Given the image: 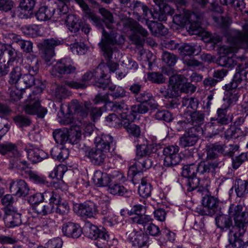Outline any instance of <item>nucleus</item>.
Returning a JSON list of instances; mask_svg holds the SVG:
<instances>
[{
    "label": "nucleus",
    "mask_w": 248,
    "mask_h": 248,
    "mask_svg": "<svg viewBox=\"0 0 248 248\" xmlns=\"http://www.w3.org/2000/svg\"><path fill=\"white\" fill-rule=\"evenodd\" d=\"M228 215H219L215 218L217 228L222 231L240 230L243 232L248 227V210L244 209L240 204H231L228 210Z\"/></svg>",
    "instance_id": "obj_1"
},
{
    "label": "nucleus",
    "mask_w": 248,
    "mask_h": 248,
    "mask_svg": "<svg viewBox=\"0 0 248 248\" xmlns=\"http://www.w3.org/2000/svg\"><path fill=\"white\" fill-rule=\"evenodd\" d=\"M103 37L101 42L98 44L101 50L103 52L104 57L107 59L106 64H100L99 65H104L107 67L108 71L103 76V79L107 78L110 83V76L108 73L114 72L118 68L119 64L117 62L111 61L112 58L113 51L111 46L116 43L115 33L110 31L109 32L106 31L104 28L102 29Z\"/></svg>",
    "instance_id": "obj_2"
},
{
    "label": "nucleus",
    "mask_w": 248,
    "mask_h": 248,
    "mask_svg": "<svg viewBox=\"0 0 248 248\" xmlns=\"http://www.w3.org/2000/svg\"><path fill=\"white\" fill-rule=\"evenodd\" d=\"M248 64L245 67L239 66L232 80L226 84L223 89L225 90V95L228 99L230 104H234L238 100L240 94L238 86L242 81L248 80Z\"/></svg>",
    "instance_id": "obj_3"
},
{
    "label": "nucleus",
    "mask_w": 248,
    "mask_h": 248,
    "mask_svg": "<svg viewBox=\"0 0 248 248\" xmlns=\"http://www.w3.org/2000/svg\"><path fill=\"white\" fill-rule=\"evenodd\" d=\"M39 68V61L35 56L30 55L27 62L22 64L23 73H25L21 79L24 83L25 88H30L35 84L34 76L37 74Z\"/></svg>",
    "instance_id": "obj_4"
},
{
    "label": "nucleus",
    "mask_w": 248,
    "mask_h": 248,
    "mask_svg": "<svg viewBox=\"0 0 248 248\" xmlns=\"http://www.w3.org/2000/svg\"><path fill=\"white\" fill-rule=\"evenodd\" d=\"M238 48L234 47L223 46L219 50L222 54L217 60L218 65L229 68H232L237 64V60L242 61L245 59L243 55L237 56Z\"/></svg>",
    "instance_id": "obj_5"
},
{
    "label": "nucleus",
    "mask_w": 248,
    "mask_h": 248,
    "mask_svg": "<svg viewBox=\"0 0 248 248\" xmlns=\"http://www.w3.org/2000/svg\"><path fill=\"white\" fill-rule=\"evenodd\" d=\"M40 95L39 93L32 91L29 95L26 101V104L23 107L25 113L36 115L39 118H43L46 114L47 110L46 108L42 107L40 103Z\"/></svg>",
    "instance_id": "obj_6"
},
{
    "label": "nucleus",
    "mask_w": 248,
    "mask_h": 248,
    "mask_svg": "<svg viewBox=\"0 0 248 248\" xmlns=\"http://www.w3.org/2000/svg\"><path fill=\"white\" fill-rule=\"evenodd\" d=\"M107 71V67L104 65H98L93 72L89 71L85 73L82 77L81 80L86 82L93 79L96 87L105 90L109 83V80L107 78L103 79V76Z\"/></svg>",
    "instance_id": "obj_7"
},
{
    "label": "nucleus",
    "mask_w": 248,
    "mask_h": 248,
    "mask_svg": "<svg viewBox=\"0 0 248 248\" xmlns=\"http://www.w3.org/2000/svg\"><path fill=\"white\" fill-rule=\"evenodd\" d=\"M228 108V105H222L217 109L216 115L210 119V126L216 129L218 132L223 131V125L228 124L232 121V119L227 115Z\"/></svg>",
    "instance_id": "obj_8"
},
{
    "label": "nucleus",
    "mask_w": 248,
    "mask_h": 248,
    "mask_svg": "<svg viewBox=\"0 0 248 248\" xmlns=\"http://www.w3.org/2000/svg\"><path fill=\"white\" fill-rule=\"evenodd\" d=\"M76 70V66L73 60L66 57L61 59L53 66L51 74L53 76H57L58 74L70 75L75 73Z\"/></svg>",
    "instance_id": "obj_9"
},
{
    "label": "nucleus",
    "mask_w": 248,
    "mask_h": 248,
    "mask_svg": "<svg viewBox=\"0 0 248 248\" xmlns=\"http://www.w3.org/2000/svg\"><path fill=\"white\" fill-rule=\"evenodd\" d=\"M202 133V128L200 126H191L188 130L180 138L179 145L182 148H186L194 146L199 140L200 135Z\"/></svg>",
    "instance_id": "obj_10"
},
{
    "label": "nucleus",
    "mask_w": 248,
    "mask_h": 248,
    "mask_svg": "<svg viewBox=\"0 0 248 248\" xmlns=\"http://www.w3.org/2000/svg\"><path fill=\"white\" fill-rule=\"evenodd\" d=\"M180 148L176 145L166 146L162 150L164 156L163 165L166 167H172L178 165L181 161V157L179 154Z\"/></svg>",
    "instance_id": "obj_11"
},
{
    "label": "nucleus",
    "mask_w": 248,
    "mask_h": 248,
    "mask_svg": "<svg viewBox=\"0 0 248 248\" xmlns=\"http://www.w3.org/2000/svg\"><path fill=\"white\" fill-rule=\"evenodd\" d=\"M137 142L136 156L151 157L157 152L158 147H159L144 137H141L140 140H137Z\"/></svg>",
    "instance_id": "obj_12"
},
{
    "label": "nucleus",
    "mask_w": 248,
    "mask_h": 248,
    "mask_svg": "<svg viewBox=\"0 0 248 248\" xmlns=\"http://www.w3.org/2000/svg\"><path fill=\"white\" fill-rule=\"evenodd\" d=\"M24 149L27 153L28 159L33 164L40 162L48 157L47 153L35 144L27 143L25 144Z\"/></svg>",
    "instance_id": "obj_13"
},
{
    "label": "nucleus",
    "mask_w": 248,
    "mask_h": 248,
    "mask_svg": "<svg viewBox=\"0 0 248 248\" xmlns=\"http://www.w3.org/2000/svg\"><path fill=\"white\" fill-rule=\"evenodd\" d=\"M151 157L135 156V163L129 168V172L132 175H135L140 172L146 171L152 168L153 161Z\"/></svg>",
    "instance_id": "obj_14"
},
{
    "label": "nucleus",
    "mask_w": 248,
    "mask_h": 248,
    "mask_svg": "<svg viewBox=\"0 0 248 248\" xmlns=\"http://www.w3.org/2000/svg\"><path fill=\"white\" fill-rule=\"evenodd\" d=\"M78 17L75 15H71L67 16L66 25L68 29L71 32L75 33L79 31L80 29L85 34H88L91 29L90 26L87 24H80L78 22Z\"/></svg>",
    "instance_id": "obj_15"
},
{
    "label": "nucleus",
    "mask_w": 248,
    "mask_h": 248,
    "mask_svg": "<svg viewBox=\"0 0 248 248\" xmlns=\"http://www.w3.org/2000/svg\"><path fill=\"white\" fill-rule=\"evenodd\" d=\"M95 147L107 154L108 152L114 150L115 144L113 137L107 134H102L96 137L94 140Z\"/></svg>",
    "instance_id": "obj_16"
},
{
    "label": "nucleus",
    "mask_w": 248,
    "mask_h": 248,
    "mask_svg": "<svg viewBox=\"0 0 248 248\" xmlns=\"http://www.w3.org/2000/svg\"><path fill=\"white\" fill-rule=\"evenodd\" d=\"M64 43V41L62 38L54 37L45 40L42 43V46L46 61H49L55 55V46L62 45Z\"/></svg>",
    "instance_id": "obj_17"
},
{
    "label": "nucleus",
    "mask_w": 248,
    "mask_h": 248,
    "mask_svg": "<svg viewBox=\"0 0 248 248\" xmlns=\"http://www.w3.org/2000/svg\"><path fill=\"white\" fill-rule=\"evenodd\" d=\"M3 220L7 228H13L20 226L22 223L21 214L17 212L16 208L5 209Z\"/></svg>",
    "instance_id": "obj_18"
},
{
    "label": "nucleus",
    "mask_w": 248,
    "mask_h": 248,
    "mask_svg": "<svg viewBox=\"0 0 248 248\" xmlns=\"http://www.w3.org/2000/svg\"><path fill=\"white\" fill-rule=\"evenodd\" d=\"M127 240L132 248H148L149 237L144 233L133 231L128 235Z\"/></svg>",
    "instance_id": "obj_19"
},
{
    "label": "nucleus",
    "mask_w": 248,
    "mask_h": 248,
    "mask_svg": "<svg viewBox=\"0 0 248 248\" xmlns=\"http://www.w3.org/2000/svg\"><path fill=\"white\" fill-rule=\"evenodd\" d=\"M187 190L192 192L197 190L199 193H202L207 190L209 186L208 182L203 180L201 181L200 178L196 176L190 177L185 179Z\"/></svg>",
    "instance_id": "obj_20"
},
{
    "label": "nucleus",
    "mask_w": 248,
    "mask_h": 248,
    "mask_svg": "<svg viewBox=\"0 0 248 248\" xmlns=\"http://www.w3.org/2000/svg\"><path fill=\"white\" fill-rule=\"evenodd\" d=\"M62 231L64 236L74 239L80 237L82 232L78 224L70 221L62 224Z\"/></svg>",
    "instance_id": "obj_21"
},
{
    "label": "nucleus",
    "mask_w": 248,
    "mask_h": 248,
    "mask_svg": "<svg viewBox=\"0 0 248 248\" xmlns=\"http://www.w3.org/2000/svg\"><path fill=\"white\" fill-rule=\"evenodd\" d=\"M9 188L11 192L19 197L26 196L30 190L27 183L21 179L12 181Z\"/></svg>",
    "instance_id": "obj_22"
},
{
    "label": "nucleus",
    "mask_w": 248,
    "mask_h": 248,
    "mask_svg": "<svg viewBox=\"0 0 248 248\" xmlns=\"http://www.w3.org/2000/svg\"><path fill=\"white\" fill-rule=\"evenodd\" d=\"M78 208L77 214L83 217H93L97 212V206L93 202L91 201L78 204Z\"/></svg>",
    "instance_id": "obj_23"
},
{
    "label": "nucleus",
    "mask_w": 248,
    "mask_h": 248,
    "mask_svg": "<svg viewBox=\"0 0 248 248\" xmlns=\"http://www.w3.org/2000/svg\"><path fill=\"white\" fill-rule=\"evenodd\" d=\"M66 107L67 109L66 114L70 115L73 113L77 114L83 119L87 118L90 112V108L87 105L77 102H72L66 105Z\"/></svg>",
    "instance_id": "obj_24"
},
{
    "label": "nucleus",
    "mask_w": 248,
    "mask_h": 248,
    "mask_svg": "<svg viewBox=\"0 0 248 248\" xmlns=\"http://www.w3.org/2000/svg\"><path fill=\"white\" fill-rule=\"evenodd\" d=\"M85 155L93 164L101 166L104 163L107 154L94 147L87 151Z\"/></svg>",
    "instance_id": "obj_25"
},
{
    "label": "nucleus",
    "mask_w": 248,
    "mask_h": 248,
    "mask_svg": "<svg viewBox=\"0 0 248 248\" xmlns=\"http://www.w3.org/2000/svg\"><path fill=\"white\" fill-rule=\"evenodd\" d=\"M129 8L133 11V14L136 15L137 18L143 17L146 20L149 19V12H151L148 7L140 1H134L130 3Z\"/></svg>",
    "instance_id": "obj_26"
},
{
    "label": "nucleus",
    "mask_w": 248,
    "mask_h": 248,
    "mask_svg": "<svg viewBox=\"0 0 248 248\" xmlns=\"http://www.w3.org/2000/svg\"><path fill=\"white\" fill-rule=\"evenodd\" d=\"M0 154L7 158L13 159L18 158L21 156L17 146L11 142L0 144Z\"/></svg>",
    "instance_id": "obj_27"
},
{
    "label": "nucleus",
    "mask_w": 248,
    "mask_h": 248,
    "mask_svg": "<svg viewBox=\"0 0 248 248\" xmlns=\"http://www.w3.org/2000/svg\"><path fill=\"white\" fill-rule=\"evenodd\" d=\"M247 228H245L243 232H240V230L237 231L231 230L229 233L230 243L227 248H240L243 244L242 237L246 233Z\"/></svg>",
    "instance_id": "obj_28"
},
{
    "label": "nucleus",
    "mask_w": 248,
    "mask_h": 248,
    "mask_svg": "<svg viewBox=\"0 0 248 248\" xmlns=\"http://www.w3.org/2000/svg\"><path fill=\"white\" fill-rule=\"evenodd\" d=\"M147 27L152 34L156 37L165 36L168 33V29L162 23L155 21H146Z\"/></svg>",
    "instance_id": "obj_29"
},
{
    "label": "nucleus",
    "mask_w": 248,
    "mask_h": 248,
    "mask_svg": "<svg viewBox=\"0 0 248 248\" xmlns=\"http://www.w3.org/2000/svg\"><path fill=\"white\" fill-rule=\"evenodd\" d=\"M108 192L114 196L129 197L131 191L125 187L123 183L109 184L108 188Z\"/></svg>",
    "instance_id": "obj_30"
},
{
    "label": "nucleus",
    "mask_w": 248,
    "mask_h": 248,
    "mask_svg": "<svg viewBox=\"0 0 248 248\" xmlns=\"http://www.w3.org/2000/svg\"><path fill=\"white\" fill-rule=\"evenodd\" d=\"M124 26L134 32L139 33L143 37H146L148 34V31L145 29L132 18L126 20L124 23Z\"/></svg>",
    "instance_id": "obj_31"
},
{
    "label": "nucleus",
    "mask_w": 248,
    "mask_h": 248,
    "mask_svg": "<svg viewBox=\"0 0 248 248\" xmlns=\"http://www.w3.org/2000/svg\"><path fill=\"white\" fill-rule=\"evenodd\" d=\"M234 187L237 197H243L248 194V180L237 178L234 181Z\"/></svg>",
    "instance_id": "obj_32"
},
{
    "label": "nucleus",
    "mask_w": 248,
    "mask_h": 248,
    "mask_svg": "<svg viewBox=\"0 0 248 248\" xmlns=\"http://www.w3.org/2000/svg\"><path fill=\"white\" fill-rule=\"evenodd\" d=\"M135 98L137 102L146 104L150 107H152L155 101V97L152 93L148 91L140 92L136 96Z\"/></svg>",
    "instance_id": "obj_33"
},
{
    "label": "nucleus",
    "mask_w": 248,
    "mask_h": 248,
    "mask_svg": "<svg viewBox=\"0 0 248 248\" xmlns=\"http://www.w3.org/2000/svg\"><path fill=\"white\" fill-rule=\"evenodd\" d=\"M93 180L94 185L97 186H108L109 185L108 174L100 170L94 172Z\"/></svg>",
    "instance_id": "obj_34"
},
{
    "label": "nucleus",
    "mask_w": 248,
    "mask_h": 248,
    "mask_svg": "<svg viewBox=\"0 0 248 248\" xmlns=\"http://www.w3.org/2000/svg\"><path fill=\"white\" fill-rule=\"evenodd\" d=\"M192 16H195L194 12L185 10L183 14H175L173 16V22L176 25L184 26L190 22Z\"/></svg>",
    "instance_id": "obj_35"
},
{
    "label": "nucleus",
    "mask_w": 248,
    "mask_h": 248,
    "mask_svg": "<svg viewBox=\"0 0 248 248\" xmlns=\"http://www.w3.org/2000/svg\"><path fill=\"white\" fill-rule=\"evenodd\" d=\"M52 12H54L53 7L43 6L39 8L35 14V16L40 21H46L52 18L54 13Z\"/></svg>",
    "instance_id": "obj_36"
},
{
    "label": "nucleus",
    "mask_w": 248,
    "mask_h": 248,
    "mask_svg": "<svg viewBox=\"0 0 248 248\" xmlns=\"http://www.w3.org/2000/svg\"><path fill=\"white\" fill-rule=\"evenodd\" d=\"M107 87L109 91V95L114 99L123 98L128 96L129 93L127 92L122 87L118 86L115 85H109Z\"/></svg>",
    "instance_id": "obj_37"
},
{
    "label": "nucleus",
    "mask_w": 248,
    "mask_h": 248,
    "mask_svg": "<svg viewBox=\"0 0 248 248\" xmlns=\"http://www.w3.org/2000/svg\"><path fill=\"white\" fill-rule=\"evenodd\" d=\"M185 81V78L183 75L171 76L169 79V87L175 94L181 90V87Z\"/></svg>",
    "instance_id": "obj_38"
},
{
    "label": "nucleus",
    "mask_w": 248,
    "mask_h": 248,
    "mask_svg": "<svg viewBox=\"0 0 248 248\" xmlns=\"http://www.w3.org/2000/svg\"><path fill=\"white\" fill-rule=\"evenodd\" d=\"M106 231V229L104 227L99 228L95 225L90 224L89 226L86 227L85 232L88 238L95 240L97 239L99 236H100L102 233H104Z\"/></svg>",
    "instance_id": "obj_39"
},
{
    "label": "nucleus",
    "mask_w": 248,
    "mask_h": 248,
    "mask_svg": "<svg viewBox=\"0 0 248 248\" xmlns=\"http://www.w3.org/2000/svg\"><path fill=\"white\" fill-rule=\"evenodd\" d=\"M69 40H71L72 41L74 42L73 43L69 45L71 51L74 53H77L78 55H82L85 53L87 48L84 43L78 42L77 39L75 38L74 35L69 36L67 41H69Z\"/></svg>",
    "instance_id": "obj_40"
},
{
    "label": "nucleus",
    "mask_w": 248,
    "mask_h": 248,
    "mask_svg": "<svg viewBox=\"0 0 248 248\" xmlns=\"http://www.w3.org/2000/svg\"><path fill=\"white\" fill-rule=\"evenodd\" d=\"M54 14L52 17L54 20H58L59 18H65V23L66 24V19L67 16L70 15H67L69 11V9L67 4L61 3V4L57 5V8L53 7Z\"/></svg>",
    "instance_id": "obj_41"
},
{
    "label": "nucleus",
    "mask_w": 248,
    "mask_h": 248,
    "mask_svg": "<svg viewBox=\"0 0 248 248\" xmlns=\"http://www.w3.org/2000/svg\"><path fill=\"white\" fill-rule=\"evenodd\" d=\"M27 174L30 180L33 183L40 185L49 186V183L44 175L31 170H29L27 171Z\"/></svg>",
    "instance_id": "obj_42"
},
{
    "label": "nucleus",
    "mask_w": 248,
    "mask_h": 248,
    "mask_svg": "<svg viewBox=\"0 0 248 248\" xmlns=\"http://www.w3.org/2000/svg\"><path fill=\"white\" fill-rule=\"evenodd\" d=\"M68 170L67 167L62 164H59L54 167L53 170H52L48 175V177L55 179L56 178L58 181H61L62 182L64 174Z\"/></svg>",
    "instance_id": "obj_43"
},
{
    "label": "nucleus",
    "mask_w": 248,
    "mask_h": 248,
    "mask_svg": "<svg viewBox=\"0 0 248 248\" xmlns=\"http://www.w3.org/2000/svg\"><path fill=\"white\" fill-rule=\"evenodd\" d=\"M189 121L194 127L200 126L204 123L205 114L202 111H193L188 116Z\"/></svg>",
    "instance_id": "obj_44"
},
{
    "label": "nucleus",
    "mask_w": 248,
    "mask_h": 248,
    "mask_svg": "<svg viewBox=\"0 0 248 248\" xmlns=\"http://www.w3.org/2000/svg\"><path fill=\"white\" fill-rule=\"evenodd\" d=\"M33 212L40 216H46L52 214L54 211V206L48 203L46 204L37 205L33 207Z\"/></svg>",
    "instance_id": "obj_45"
},
{
    "label": "nucleus",
    "mask_w": 248,
    "mask_h": 248,
    "mask_svg": "<svg viewBox=\"0 0 248 248\" xmlns=\"http://www.w3.org/2000/svg\"><path fill=\"white\" fill-rule=\"evenodd\" d=\"M131 223L136 224L138 225H140L143 227H146L151 222H152L153 219L148 215L144 214L140 216H135L129 218Z\"/></svg>",
    "instance_id": "obj_46"
},
{
    "label": "nucleus",
    "mask_w": 248,
    "mask_h": 248,
    "mask_svg": "<svg viewBox=\"0 0 248 248\" xmlns=\"http://www.w3.org/2000/svg\"><path fill=\"white\" fill-rule=\"evenodd\" d=\"M124 127L130 136L134 137L137 139V140H140L141 137H143L141 135V128L139 125L132 123L125 122L124 124Z\"/></svg>",
    "instance_id": "obj_47"
},
{
    "label": "nucleus",
    "mask_w": 248,
    "mask_h": 248,
    "mask_svg": "<svg viewBox=\"0 0 248 248\" xmlns=\"http://www.w3.org/2000/svg\"><path fill=\"white\" fill-rule=\"evenodd\" d=\"M112 109L118 113L122 119L125 120L126 114L129 112V108L124 101L115 102L113 103Z\"/></svg>",
    "instance_id": "obj_48"
},
{
    "label": "nucleus",
    "mask_w": 248,
    "mask_h": 248,
    "mask_svg": "<svg viewBox=\"0 0 248 248\" xmlns=\"http://www.w3.org/2000/svg\"><path fill=\"white\" fill-rule=\"evenodd\" d=\"M247 33L239 32L233 38L234 45L238 48L248 47V26Z\"/></svg>",
    "instance_id": "obj_49"
},
{
    "label": "nucleus",
    "mask_w": 248,
    "mask_h": 248,
    "mask_svg": "<svg viewBox=\"0 0 248 248\" xmlns=\"http://www.w3.org/2000/svg\"><path fill=\"white\" fill-rule=\"evenodd\" d=\"M151 184L147 183L146 178H142L139 186L138 193L140 196L143 198H147L151 196L152 191Z\"/></svg>",
    "instance_id": "obj_50"
},
{
    "label": "nucleus",
    "mask_w": 248,
    "mask_h": 248,
    "mask_svg": "<svg viewBox=\"0 0 248 248\" xmlns=\"http://www.w3.org/2000/svg\"><path fill=\"white\" fill-rule=\"evenodd\" d=\"M23 73L22 65L21 67L16 66L14 67L10 74V79L9 82L11 84H15L17 85L18 84L20 85L21 83L20 79Z\"/></svg>",
    "instance_id": "obj_51"
},
{
    "label": "nucleus",
    "mask_w": 248,
    "mask_h": 248,
    "mask_svg": "<svg viewBox=\"0 0 248 248\" xmlns=\"http://www.w3.org/2000/svg\"><path fill=\"white\" fill-rule=\"evenodd\" d=\"M202 204L204 207L215 211L217 210L219 201L217 198L214 196L207 195L203 198Z\"/></svg>",
    "instance_id": "obj_52"
},
{
    "label": "nucleus",
    "mask_w": 248,
    "mask_h": 248,
    "mask_svg": "<svg viewBox=\"0 0 248 248\" xmlns=\"http://www.w3.org/2000/svg\"><path fill=\"white\" fill-rule=\"evenodd\" d=\"M99 12L103 17L102 22L104 23L107 28L111 30L113 27L114 23L112 14L104 8H100Z\"/></svg>",
    "instance_id": "obj_53"
},
{
    "label": "nucleus",
    "mask_w": 248,
    "mask_h": 248,
    "mask_svg": "<svg viewBox=\"0 0 248 248\" xmlns=\"http://www.w3.org/2000/svg\"><path fill=\"white\" fill-rule=\"evenodd\" d=\"M46 202L48 201V203L54 206L57 205L60 202H61L62 199L60 195L56 191L46 190Z\"/></svg>",
    "instance_id": "obj_54"
},
{
    "label": "nucleus",
    "mask_w": 248,
    "mask_h": 248,
    "mask_svg": "<svg viewBox=\"0 0 248 248\" xmlns=\"http://www.w3.org/2000/svg\"><path fill=\"white\" fill-rule=\"evenodd\" d=\"M198 46L193 44H185L179 47V53L182 56H191L195 54Z\"/></svg>",
    "instance_id": "obj_55"
},
{
    "label": "nucleus",
    "mask_w": 248,
    "mask_h": 248,
    "mask_svg": "<svg viewBox=\"0 0 248 248\" xmlns=\"http://www.w3.org/2000/svg\"><path fill=\"white\" fill-rule=\"evenodd\" d=\"M6 53L9 57V60L7 62L8 65H12V63L15 62H19L21 59L22 54L20 53H17L16 50L8 46L4 51V53Z\"/></svg>",
    "instance_id": "obj_56"
},
{
    "label": "nucleus",
    "mask_w": 248,
    "mask_h": 248,
    "mask_svg": "<svg viewBox=\"0 0 248 248\" xmlns=\"http://www.w3.org/2000/svg\"><path fill=\"white\" fill-rule=\"evenodd\" d=\"M109 184L124 183L126 181V178L120 171L114 170L108 174Z\"/></svg>",
    "instance_id": "obj_57"
},
{
    "label": "nucleus",
    "mask_w": 248,
    "mask_h": 248,
    "mask_svg": "<svg viewBox=\"0 0 248 248\" xmlns=\"http://www.w3.org/2000/svg\"><path fill=\"white\" fill-rule=\"evenodd\" d=\"M23 92H25L24 88L20 86L18 84L13 88L10 93V101L11 102H17L22 97Z\"/></svg>",
    "instance_id": "obj_58"
},
{
    "label": "nucleus",
    "mask_w": 248,
    "mask_h": 248,
    "mask_svg": "<svg viewBox=\"0 0 248 248\" xmlns=\"http://www.w3.org/2000/svg\"><path fill=\"white\" fill-rule=\"evenodd\" d=\"M40 26L35 24L25 26L23 28L24 33L31 37H35L41 34Z\"/></svg>",
    "instance_id": "obj_59"
},
{
    "label": "nucleus",
    "mask_w": 248,
    "mask_h": 248,
    "mask_svg": "<svg viewBox=\"0 0 248 248\" xmlns=\"http://www.w3.org/2000/svg\"><path fill=\"white\" fill-rule=\"evenodd\" d=\"M243 132L240 128L236 126H231L225 132L226 139H236L242 136Z\"/></svg>",
    "instance_id": "obj_60"
},
{
    "label": "nucleus",
    "mask_w": 248,
    "mask_h": 248,
    "mask_svg": "<svg viewBox=\"0 0 248 248\" xmlns=\"http://www.w3.org/2000/svg\"><path fill=\"white\" fill-rule=\"evenodd\" d=\"M155 118L168 123L171 122L173 119L172 114L166 109H158L155 114Z\"/></svg>",
    "instance_id": "obj_61"
},
{
    "label": "nucleus",
    "mask_w": 248,
    "mask_h": 248,
    "mask_svg": "<svg viewBox=\"0 0 248 248\" xmlns=\"http://www.w3.org/2000/svg\"><path fill=\"white\" fill-rule=\"evenodd\" d=\"M53 137L58 144H64L68 140L67 134L61 129H56L53 132Z\"/></svg>",
    "instance_id": "obj_62"
},
{
    "label": "nucleus",
    "mask_w": 248,
    "mask_h": 248,
    "mask_svg": "<svg viewBox=\"0 0 248 248\" xmlns=\"http://www.w3.org/2000/svg\"><path fill=\"white\" fill-rule=\"evenodd\" d=\"M199 105V100L195 97H184L182 100V106L186 107L188 109L196 111Z\"/></svg>",
    "instance_id": "obj_63"
},
{
    "label": "nucleus",
    "mask_w": 248,
    "mask_h": 248,
    "mask_svg": "<svg viewBox=\"0 0 248 248\" xmlns=\"http://www.w3.org/2000/svg\"><path fill=\"white\" fill-rule=\"evenodd\" d=\"M109 237L108 232L106 231L104 233H102V235L97 239L94 240V244L98 248H107L108 245H110L108 244Z\"/></svg>",
    "instance_id": "obj_64"
}]
</instances>
